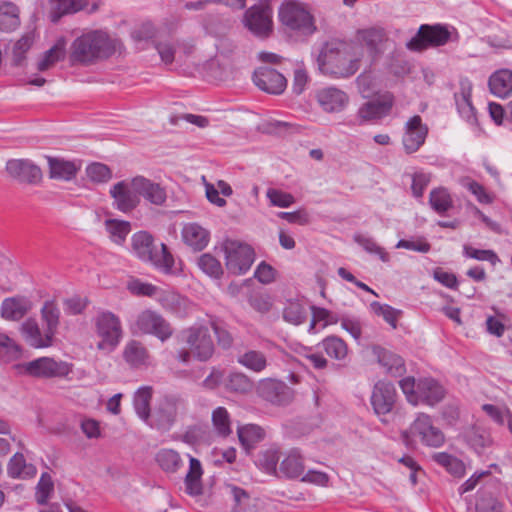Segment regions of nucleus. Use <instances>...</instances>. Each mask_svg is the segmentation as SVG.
I'll return each mask as SVG.
<instances>
[{
  "label": "nucleus",
  "mask_w": 512,
  "mask_h": 512,
  "mask_svg": "<svg viewBox=\"0 0 512 512\" xmlns=\"http://www.w3.org/2000/svg\"><path fill=\"white\" fill-rule=\"evenodd\" d=\"M280 472L287 478H297L304 473V464L297 450H292L280 463Z\"/></svg>",
  "instance_id": "44"
},
{
  "label": "nucleus",
  "mask_w": 512,
  "mask_h": 512,
  "mask_svg": "<svg viewBox=\"0 0 512 512\" xmlns=\"http://www.w3.org/2000/svg\"><path fill=\"white\" fill-rule=\"evenodd\" d=\"M203 468L201 462L189 456V469L184 478L185 492L190 496H199L203 493Z\"/></svg>",
  "instance_id": "26"
},
{
  "label": "nucleus",
  "mask_w": 512,
  "mask_h": 512,
  "mask_svg": "<svg viewBox=\"0 0 512 512\" xmlns=\"http://www.w3.org/2000/svg\"><path fill=\"white\" fill-rule=\"evenodd\" d=\"M105 228L111 241L118 245L125 241L126 236L131 231V225L128 221L118 219H107L105 221Z\"/></svg>",
  "instance_id": "47"
},
{
  "label": "nucleus",
  "mask_w": 512,
  "mask_h": 512,
  "mask_svg": "<svg viewBox=\"0 0 512 512\" xmlns=\"http://www.w3.org/2000/svg\"><path fill=\"white\" fill-rule=\"evenodd\" d=\"M428 128L422 123L419 115L410 118L405 125V134L403 136V146L406 153L416 152L425 142Z\"/></svg>",
  "instance_id": "19"
},
{
  "label": "nucleus",
  "mask_w": 512,
  "mask_h": 512,
  "mask_svg": "<svg viewBox=\"0 0 512 512\" xmlns=\"http://www.w3.org/2000/svg\"><path fill=\"white\" fill-rule=\"evenodd\" d=\"M279 19L286 28L302 34L309 35L316 30L312 15L296 1H287L280 6Z\"/></svg>",
  "instance_id": "7"
},
{
  "label": "nucleus",
  "mask_w": 512,
  "mask_h": 512,
  "mask_svg": "<svg viewBox=\"0 0 512 512\" xmlns=\"http://www.w3.org/2000/svg\"><path fill=\"white\" fill-rule=\"evenodd\" d=\"M25 372L34 377H64L72 371V366L66 362H56L52 358L42 357L24 365Z\"/></svg>",
  "instance_id": "16"
},
{
  "label": "nucleus",
  "mask_w": 512,
  "mask_h": 512,
  "mask_svg": "<svg viewBox=\"0 0 512 512\" xmlns=\"http://www.w3.org/2000/svg\"><path fill=\"white\" fill-rule=\"evenodd\" d=\"M392 105V96L384 95L382 98L364 103L359 108L357 116L362 122L380 119L390 112Z\"/></svg>",
  "instance_id": "22"
},
{
  "label": "nucleus",
  "mask_w": 512,
  "mask_h": 512,
  "mask_svg": "<svg viewBox=\"0 0 512 512\" xmlns=\"http://www.w3.org/2000/svg\"><path fill=\"white\" fill-rule=\"evenodd\" d=\"M253 81L261 90L276 95L281 94L287 86L286 78L275 69L269 67L258 68L254 72Z\"/></svg>",
  "instance_id": "18"
},
{
  "label": "nucleus",
  "mask_w": 512,
  "mask_h": 512,
  "mask_svg": "<svg viewBox=\"0 0 512 512\" xmlns=\"http://www.w3.org/2000/svg\"><path fill=\"white\" fill-rule=\"evenodd\" d=\"M152 398V388L145 386L137 390L134 395V408L137 415L148 425L150 423V401Z\"/></svg>",
  "instance_id": "45"
},
{
  "label": "nucleus",
  "mask_w": 512,
  "mask_h": 512,
  "mask_svg": "<svg viewBox=\"0 0 512 512\" xmlns=\"http://www.w3.org/2000/svg\"><path fill=\"white\" fill-rule=\"evenodd\" d=\"M136 329L143 334L154 335L165 341L173 334L171 325L156 311L147 309L142 311L135 321Z\"/></svg>",
  "instance_id": "12"
},
{
  "label": "nucleus",
  "mask_w": 512,
  "mask_h": 512,
  "mask_svg": "<svg viewBox=\"0 0 512 512\" xmlns=\"http://www.w3.org/2000/svg\"><path fill=\"white\" fill-rule=\"evenodd\" d=\"M135 186L136 177L119 181L110 188L109 194L113 199V206L117 210L129 213L140 204L141 200Z\"/></svg>",
  "instance_id": "13"
},
{
  "label": "nucleus",
  "mask_w": 512,
  "mask_h": 512,
  "mask_svg": "<svg viewBox=\"0 0 512 512\" xmlns=\"http://www.w3.org/2000/svg\"><path fill=\"white\" fill-rule=\"evenodd\" d=\"M224 387L228 392L244 395L253 390L254 382L244 373L232 372L224 380Z\"/></svg>",
  "instance_id": "40"
},
{
  "label": "nucleus",
  "mask_w": 512,
  "mask_h": 512,
  "mask_svg": "<svg viewBox=\"0 0 512 512\" xmlns=\"http://www.w3.org/2000/svg\"><path fill=\"white\" fill-rule=\"evenodd\" d=\"M489 89L497 97L505 98L512 92V71L500 69L493 73L488 81Z\"/></svg>",
  "instance_id": "30"
},
{
  "label": "nucleus",
  "mask_w": 512,
  "mask_h": 512,
  "mask_svg": "<svg viewBox=\"0 0 512 512\" xmlns=\"http://www.w3.org/2000/svg\"><path fill=\"white\" fill-rule=\"evenodd\" d=\"M256 392L260 398L273 405L285 406L294 400V391L289 386L270 378L261 380Z\"/></svg>",
  "instance_id": "14"
},
{
  "label": "nucleus",
  "mask_w": 512,
  "mask_h": 512,
  "mask_svg": "<svg viewBox=\"0 0 512 512\" xmlns=\"http://www.w3.org/2000/svg\"><path fill=\"white\" fill-rule=\"evenodd\" d=\"M198 266L210 277L219 278L223 274L220 262L209 253H205L199 257Z\"/></svg>",
  "instance_id": "55"
},
{
  "label": "nucleus",
  "mask_w": 512,
  "mask_h": 512,
  "mask_svg": "<svg viewBox=\"0 0 512 512\" xmlns=\"http://www.w3.org/2000/svg\"><path fill=\"white\" fill-rule=\"evenodd\" d=\"M476 512H502V505L492 493L484 491L477 500Z\"/></svg>",
  "instance_id": "59"
},
{
  "label": "nucleus",
  "mask_w": 512,
  "mask_h": 512,
  "mask_svg": "<svg viewBox=\"0 0 512 512\" xmlns=\"http://www.w3.org/2000/svg\"><path fill=\"white\" fill-rule=\"evenodd\" d=\"M132 250L141 260L152 263L166 274L172 273L173 256L163 243L160 245V250H156L153 245V237L149 233L145 231L135 233L132 236Z\"/></svg>",
  "instance_id": "3"
},
{
  "label": "nucleus",
  "mask_w": 512,
  "mask_h": 512,
  "mask_svg": "<svg viewBox=\"0 0 512 512\" xmlns=\"http://www.w3.org/2000/svg\"><path fill=\"white\" fill-rule=\"evenodd\" d=\"M461 92L455 94L457 109L461 116L467 120L474 117V108L471 103L472 84L468 79L461 80Z\"/></svg>",
  "instance_id": "39"
},
{
  "label": "nucleus",
  "mask_w": 512,
  "mask_h": 512,
  "mask_svg": "<svg viewBox=\"0 0 512 512\" xmlns=\"http://www.w3.org/2000/svg\"><path fill=\"white\" fill-rule=\"evenodd\" d=\"M37 469L27 463L22 453H15L8 462L7 473L14 479H27L36 475Z\"/></svg>",
  "instance_id": "34"
},
{
  "label": "nucleus",
  "mask_w": 512,
  "mask_h": 512,
  "mask_svg": "<svg viewBox=\"0 0 512 512\" xmlns=\"http://www.w3.org/2000/svg\"><path fill=\"white\" fill-rule=\"evenodd\" d=\"M222 250L225 254L227 270L235 275L245 274L251 268L255 259L252 247L237 240L226 239L222 243Z\"/></svg>",
  "instance_id": "5"
},
{
  "label": "nucleus",
  "mask_w": 512,
  "mask_h": 512,
  "mask_svg": "<svg viewBox=\"0 0 512 512\" xmlns=\"http://www.w3.org/2000/svg\"><path fill=\"white\" fill-rule=\"evenodd\" d=\"M433 459L441 466L445 467L449 473L456 477H461L465 473V466L458 458L444 452L436 453Z\"/></svg>",
  "instance_id": "50"
},
{
  "label": "nucleus",
  "mask_w": 512,
  "mask_h": 512,
  "mask_svg": "<svg viewBox=\"0 0 512 512\" xmlns=\"http://www.w3.org/2000/svg\"><path fill=\"white\" fill-rule=\"evenodd\" d=\"M156 461L159 466L168 473H175L182 466L180 454L173 449H161L158 451Z\"/></svg>",
  "instance_id": "46"
},
{
  "label": "nucleus",
  "mask_w": 512,
  "mask_h": 512,
  "mask_svg": "<svg viewBox=\"0 0 512 512\" xmlns=\"http://www.w3.org/2000/svg\"><path fill=\"white\" fill-rule=\"evenodd\" d=\"M182 236L185 243L195 250L204 249L209 242V232L197 223L185 225Z\"/></svg>",
  "instance_id": "33"
},
{
  "label": "nucleus",
  "mask_w": 512,
  "mask_h": 512,
  "mask_svg": "<svg viewBox=\"0 0 512 512\" xmlns=\"http://www.w3.org/2000/svg\"><path fill=\"white\" fill-rule=\"evenodd\" d=\"M317 102L327 113H340L349 103V96L335 87L319 90L316 95Z\"/></svg>",
  "instance_id": "21"
},
{
  "label": "nucleus",
  "mask_w": 512,
  "mask_h": 512,
  "mask_svg": "<svg viewBox=\"0 0 512 512\" xmlns=\"http://www.w3.org/2000/svg\"><path fill=\"white\" fill-rule=\"evenodd\" d=\"M21 333L26 342L32 347L45 348L52 345L53 338L45 329L42 333L34 319H27L21 325Z\"/></svg>",
  "instance_id": "25"
},
{
  "label": "nucleus",
  "mask_w": 512,
  "mask_h": 512,
  "mask_svg": "<svg viewBox=\"0 0 512 512\" xmlns=\"http://www.w3.org/2000/svg\"><path fill=\"white\" fill-rule=\"evenodd\" d=\"M430 204L438 213H444L452 207V199L446 189L438 188L431 191Z\"/></svg>",
  "instance_id": "54"
},
{
  "label": "nucleus",
  "mask_w": 512,
  "mask_h": 512,
  "mask_svg": "<svg viewBox=\"0 0 512 512\" xmlns=\"http://www.w3.org/2000/svg\"><path fill=\"white\" fill-rule=\"evenodd\" d=\"M266 196L273 206L281 208L289 207L295 202V198L292 194L274 188H269L266 192Z\"/></svg>",
  "instance_id": "61"
},
{
  "label": "nucleus",
  "mask_w": 512,
  "mask_h": 512,
  "mask_svg": "<svg viewBox=\"0 0 512 512\" xmlns=\"http://www.w3.org/2000/svg\"><path fill=\"white\" fill-rule=\"evenodd\" d=\"M354 47L352 43L339 39L325 43L317 58L320 71L337 78L355 74L360 68L361 58Z\"/></svg>",
  "instance_id": "1"
},
{
  "label": "nucleus",
  "mask_w": 512,
  "mask_h": 512,
  "mask_svg": "<svg viewBox=\"0 0 512 512\" xmlns=\"http://www.w3.org/2000/svg\"><path fill=\"white\" fill-rule=\"evenodd\" d=\"M354 240L362 246L366 252L377 255L383 262L389 261V254L384 248L379 246L374 239L358 234L354 236Z\"/></svg>",
  "instance_id": "56"
},
{
  "label": "nucleus",
  "mask_w": 512,
  "mask_h": 512,
  "mask_svg": "<svg viewBox=\"0 0 512 512\" xmlns=\"http://www.w3.org/2000/svg\"><path fill=\"white\" fill-rule=\"evenodd\" d=\"M378 362L393 376H401L405 372L404 360L397 354L382 348L375 349Z\"/></svg>",
  "instance_id": "37"
},
{
  "label": "nucleus",
  "mask_w": 512,
  "mask_h": 512,
  "mask_svg": "<svg viewBox=\"0 0 512 512\" xmlns=\"http://www.w3.org/2000/svg\"><path fill=\"white\" fill-rule=\"evenodd\" d=\"M20 24L18 7L8 1L0 2V31L11 32Z\"/></svg>",
  "instance_id": "36"
},
{
  "label": "nucleus",
  "mask_w": 512,
  "mask_h": 512,
  "mask_svg": "<svg viewBox=\"0 0 512 512\" xmlns=\"http://www.w3.org/2000/svg\"><path fill=\"white\" fill-rule=\"evenodd\" d=\"M245 26L258 37H268L273 29L272 8L269 4L260 2L246 10Z\"/></svg>",
  "instance_id": "11"
},
{
  "label": "nucleus",
  "mask_w": 512,
  "mask_h": 512,
  "mask_svg": "<svg viewBox=\"0 0 512 512\" xmlns=\"http://www.w3.org/2000/svg\"><path fill=\"white\" fill-rule=\"evenodd\" d=\"M182 407L183 402L180 398L175 396L163 397L159 401L149 425L159 430H169L176 420L178 411Z\"/></svg>",
  "instance_id": "15"
},
{
  "label": "nucleus",
  "mask_w": 512,
  "mask_h": 512,
  "mask_svg": "<svg viewBox=\"0 0 512 512\" xmlns=\"http://www.w3.org/2000/svg\"><path fill=\"white\" fill-rule=\"evenodd\" d=\"M465 440L478 454L492 443L490 433L478 426H472L465 432Z\"/></svg>",
  "instance_id": "43"
},
{
  "label": "nucleus",
  "mask_w": 512,
  "mask_h": 512,
  "mask_svg": "<svg viewBox=\"0 0 512 512\" xmlns=\"http://www.w3.org/2000/svg\"><path fill=\"white\" fill-rule=\"evenodd\" d=\"M47 161L51 179L70 181L78 172V167L71 161L54 157H47Z\"/></svg>",
  "instance_id": "31"
},
{
  "label": "nucleus",
  "mask_w": 512,
  "mask_h": 512,
  "mask_svg": "<svg viewBox=\"0 0 512 512\" xmlns=\"http://www.w3.org/2000/svg\"><path fill=\"white\" fill-rule=\"evenodd\" d=\"M41 317L46 324L45 330L52 338H54L59 326L60 318V311L54 302L47 301L44 303L41 309Z\"/></svg>",
  "instance_id": "48"
},
{
  "label": "nucleus",
  "mask_w": 512,
  "mask_h": 512,
  "mask_svg": "<svg viewBox=\"0 0 512 512\" xmlns=\"http://www.w3.org/2000/svg\"><path fill=\"white\" fill-rule=\"evenodd\" d=\"M322 345L326 353L337 360L344 359L347 355L348 349L346 343L337 336L325 338Z\"/></svg>",
  "instance_id": "52"
},
{
  "label": "nucleus",
  "mask_w": 512,
  "mask_h": 512,
  "mask_svg": "<svg viewBox=\"0 0 512 512\" xmlns=\"http://www.w3.org/2000/svg\"><path fill=\"white\" fill-rule=\"evenodd\" d=\"M387 40L386 32L381 27H369L358 29L354 39L349 43L355 45L354 51L362 59L364 50L370 58V63L374 62L382 54V45Z\"/></svg>",
  "instance_id": "8"
},
{
  "label": "nucleus",
  "mask_w": 512,
  "mask_h": 512,
  "mask_svg": "<svg viewBox=\"0 0 512 512\" xmlns=\"http://www.w3.org/2000/svg\"><path fill=\"white\" fill-rule=\"evenodd\" d=\"M212 423L218 435L226 437L231 433V421L226 408L218 407L213 411Z\"/></svg>",
  "instance_id": "53"
},
{
  "label": "nucleus",
  "mask_w": 512,
  "mask_h": 512,
  "mask_svg": "<svg viewBox=\"0 0 512 512\" xmlns=\"http://www.w3.org/2000/svg\"><path fill=\"white\" fill-rule=\"evenodd\" d=\"M135 188L139 198L143 197L153 205L161 206L166 202L165 189L159 183L153 182L144 176H136Z\"/></svg>",
  "instance_id": "23"
},
{
  "label": "nucleus",
  "mask_w": 512,
  "mask_h": 512,
  "mask_svg": "<svg viewBox=\"0 0 512 512\" xmlns=\"http://www.w3.org/2000/svg\"><path fill=\"white\" fill-rule=\"evenodd\" d=\"M155 48L165 64H171L176 59L177 46L172 39L157 40Z\"/></svg>",
  "instance_id": "58"
},
{
  "label": "nucleus",
  "mask_w": 512,
  "mask_h": 512,
  "mask_svg": "<svg viewBox=\"0 0 512 512\" xmlns=\"http://www.w3.org/2000/svg\"><path fill=\"white\" fill-rule=\"evenodd\" d=\"M460 184L474 194L480 203L489 204L492 202L491 196L485 191L484 187L470 178L463 177Z\"/></svg>",
  "instance_id": "62"
},
{
  "label": "nucleus",
  "mask_w": 512,
  "mask_h": 512,
  "mask_svg": "<svg viewBox=\"0 0 512 512\" xmlns=\"http://www.w3.org/2000/svg\"><path fill=\"white\" fill-rule=\"evenodd\" d=\"M396 391L394 385L389 382L379 381L376 383L371 396V403L378 415L389 413L395 403Z\"/></svg>",
  "instance_id": "20"
},
{
  "label": "nucleus",
  "mask_w": 512,
  "mask_h": 512,
  "mask_svg": "<svg viewBox=\"0 0 512 512\" xmlns=\"http://www.w3.org/2000/svg\"><path fill=\"white\" fill-rule=\"evenodd\" d=\"M95 332L100 338L97 348L112 352L120 343L123 330L118 316L109 311L99 313L94 319Z\"/></svg>",
  "instance_id": "4"
},
{
  "label": "nucleus",
  "mask_w": 512,
  "mask_h": 512,
  "mask_svg": "<svg viewBox=\"0 0 512 512\" xmlns=\"http://www.w3.org/2000/svg\"><path fill=\"white\" fill-rule=\"evenodd\" d=\"M161 306L178 317H185L191 305L190 301L174 291H163L157 295Z\"/></svg>",
  "instance_id": "27"
},
{
  "label": "nucleus",
  "mask_w": 512,
  "mask_h": 512,
  "mask_svg": "<svg viewBox=\"0 0 512 512\" xmlns=\"http://www.w3.org/2000/svg\"><path fill=\"white\" fill-rule=\"evenodd\" d=\"M264 437V430L254 424H249L238 429V438L242 446L249 450L254 443L260 441Z\"/></svg>",
  "instance_id": "49"
},
{
  "label": "nucleus",
  "mask_w": 512,
  "mask_h": 512,
  "mask_svg": "<svg viewBox=\"0 0 512 512\" xmlns=\"http://www.w3.org/2000/svg\"><path fill=\"white\" fill-rule=\"evenodd\" d=\"M54 485L51 479V476L48 473H43L36 491V500L39 504H46L48 501L50 494L53 492Z\"/></svg>",
  "instance_id": "63"
},
{
  "label": "nucleus",
  "mask_w": 512,
  "mask_h": 512,
  "mask_svg": "<svg viewBox=\"0 0 512 512\" xmlns=\"http://www.w3.org/2000/svg\"><path fill=\"white\" fill-rule=\"evenodd\" d=\"M116 50V41L105 32L91 31L76 38L70 47L72 63L91 64L110 57Z\"/></svg>",
  "instance_id": "2"
},
{
  "label": "nucleus",
  "mask_w": 512,
  "mask_h": 512,
  "mask_svg": "<svg viewBox=\"0 0 512 512\" xmlns=\"http://www.w3.org/2000/svg\"><path fill=\"white\" fill-rule=\"evenodd\" d=\"M410 435L419 436L422 443L430 447H440L445 441L442 431L432 424L431 418L426 414H420L409 431L402 432V438L406 444L409 443Z\"/></svg>",
  "instance_id": "10"
},
{
  "label": "nucleus",
  "mask_w": 512,
  "mask_h": 512,
  "mask_svg": "<svg viewBox=\"0 0 512 512\" xmlns=\"http://www.w3.org/2000/svg\"><path fill=\"white\" fill-rule=\"evenodd\" d=\"M66 55V40L59 38L55 44L37 61L36 68L40 72L51 69L57 62L63 60Z\"/></svg>",
  "instance_id": "32"
},
{
  "label": "nucleus",
  "mask_w": 512,
  "mask_h": 512,
  "mask_svg": "<svg viewBox=\"0 0 512 512\" xmlns=\"http://www.w3.org/2000/svg\"><path fill=\"white\" fill-rule=\"evenodd\" d=\"M21 348L19 344L4 333H0V360L10 362L19 359Z\"/></svg>",
  "instance_id": "51"
},
{
  "label": "nucleus",
  "mask_w": 512,
  "mask_h": 512,
  "mask_svg": "<svg viewBox=\"0 0 512 512\" xmlns=\"http://www.w3.org/2000/svg\"><path fill=\"white\" fill-rule=\"evenodd\" d=\"M237 362L243 367L256 373L264 371L268 366L266 355L258 350H246L237 357Z\"/></svg>",
  "instance_id": "38"
},
{
  "label": "nucleus",
  "mask_w": 512,
  "mask_h": 512,
  "mask_svg": "<svg viewBox=\"0 0 512 512\" xmlns=\"http://www.w3.org/2000/svg\"><path fill=\"white\" fill-rule=\"evenodd\" d=\"M182 338L197 360L204 362L212 357L214 342L208 325L194 324L182 332Z\"/></svg>",
  "instance_id": "6"
},
{
  "label": "nucleus",
  "mask_w": 512,
  "mask_h": 512,
  "mask_svg": "<svg viewBox=\"0 0 512 512\" xmlns=\"http://www.w3.org/2000/svg\"><path fill=\"white\" fill-rule=\"evenodd\" d=\"M284 319L294 325H299L304 322L306 312L302 305L296 302L289 303L283 311Z\"/></svg>",
  "instance_id": "64"
},
{
  "label": "nucleus",
  "mask_w": 512,
  "mask_h": 512,
  "mask_svg": "<svg viewBox=\"0 0 512 512\" xmlns=\"http://www.w3.org/2000/svg\"><path fill=\"white\" fill-rule=\"evenodd\" d=\"M49 3L50 20L53 23H57L62 16L85 9L88 5V0H49Z\"/></svg>",
  "instance_id": "29"
},
{
  "label": "nucleus",
  "mask_w": 512,
  "mask_h": 512,
  "mask_svg": "<svg viewBox=\"0 0 512 512\" xmlns=\"http://www.w3.org/2000/svg\"><path fill=\"white\" fill-rule=\"evenodd\" d=\"M496 316H488L486 319V329L487 332L496 337L503 336L506 328L504 322L507 320L505 314L499 312L496 308H492Z\"/></svg>",
  "instance_id": "60"
},
{
  "label": "nucleus",
  "mask_w": 512,
  "mask_h": 512,
  "mask_svg": "<svg viewBox=\"0 0 512 512\" xmlns=\"http://www.w3.org/2000/svg\"><path fill=\"white\" fill-rule=\"evenodd\" d=\"M32 308L31 301L23 296L6 298L1 304V316L9 321L22 319Z\"/></svg>",
  "instance_id": "24"
},
{
  "label": "nucleus",
  "mask_w": 512,
  "mask_h": 512,
  "mask_svg": "<svg viewBox=\"0 0 512 512\" xmlns=\"http://www.w3.org/2000/svg\"><path fill=\"white\" fill-rule=\"evenodd\" d=\"M35 29L25 32L22 37L16 41L12 49V64L22 66L26 60V53L35 42Z\"/></svg>",
  "instance_id": "41"
},
{
  "label": "nucleus",
  "mask_w": 512,
  "mask_h": 512,
  "mask_svg": "<svg viewBox=\"0 0 512 512\" xmlns=\"http://www.w3.org/2000/svg\"><path fill=\"white\" fill-rule=\"evenodd\" d=\"M450 39L451 32L446 26L423 24L419 27L417 34L407 43V48L421 52L428 47L443 46Z\"/></svg>",
  "instance_id": "9"
},
{
  "label": "nucleus",
  "mask_w": 512,
  "mask_h": 512,
  "mask_svg": "<svg viewBox=\"0 0 512 512\" xmlns=\"http://www.w3.org/2000/svg\"><path fill=\"white\" fill-rule=\"evenodd\" d=\"M417 393L419 394V402L423 401L429 405H434L443 399L445 390L434 379L425 378L417 382Z\"/></svg>",
  "instance_id": "28"
},
{
  "label": "nucleus",
  "mask_w": 512,
  "mask_h": 512,
  "mask_svg": "<svg viewBox=\"0 0 512 512\" xmlns=\"http://www.w3.org/2000/svg\"><path fill=\"white\" fill-rule=\"evenodd\" d=\"M8 175L19 183L36 185L41 182V168L29 159H11L6 163Z\"/></svg>",
  "instance_id": "17"
},
{
  "label": "nucleus",
  "mask_w": 512,
  "mask_h": 512,
  "mask_svg": "<svg viewBox=\"0 0 512 512\" xmlns=\"http://www.w3.org/2000/svg\"><path fill=\"white\" fill-rule=\"evenodd\" d=\"M123 358L131 367L138 368L148 364L149 354L141 342L131 340L123 350Z\"/></svg>",
  "instance_id": "35"
},
{
  "label": "nucleus",
  "mask_w": 512,
  "mask_h": 512,
  "mask_svg": "<svg viewBox=\"0 0 512 512\" xmlns=\"http://www.w3.org/2000/svg\"><path fill=\"white\" fill-rule=\"evenodd\" d=\"M87 177L94 183H106L112 178L111 169L102 163H92L86 169Z\"/></svg>",
  "instance_id": "57"
},
{
  "label": "nucleus",
  "mask_w": 512,
  "mask_h": 512,
  "mask_svg": "<svg viewBox=\"0 0 512 512\" xmlns=\"http://www.w3.org/2000/svg\"><path fill=\"white\" fill-rule=\"evenodd\" d=\"M227 490L234 501L233 512H257L256 500L242 488L227 485Z\"/></svg>",
  "instance_id": "42"
}]
</instances>
